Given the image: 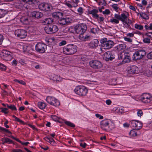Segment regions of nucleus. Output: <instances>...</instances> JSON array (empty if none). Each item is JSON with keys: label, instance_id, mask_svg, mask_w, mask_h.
<instances>
[{"label": "nucleus", "instance_id": "nucleus-1", "mask_svg": "<svg viewBox=\"0 0 152 152\" xmlns=\"http://www.w3.org/2000/svg\"><path fill=\"white\" fill-rule=\"evenodd\" d=\"M129 16L128 12H125L121 13V15L115 14L114 17H112L110 19V22L113 24H118L119 23V20H121L124 25H126V28H129L130 25L132 24V22L131 20L128 18Z\"/></svg>", "mask_w": 152, "mask_h": 152}, {"label": "nucleus", "instance_id": "nucleus-2", "mask_svg": "<svg viewBox=\"0 0 152 152\" xmlns=\"http://www.w3.org/2000/svg\"><path fill=\"white\" fill-rule=\"evenodd\" d=\"M101 128L105 131H109L115 127V124L110 119H104L102 121L100 124Z\"/></svg>", "mask_w": 152, "mask_h": 152}, {"label": "nucleus", "instance_id": "nucleus-3", "mask_svg": "<svg viewBox=\"0 0 152 152\" xmlns=\"http://www.w3.org/2000/svg\"><path fill=\"white\" fill-rule=\"evenodd\" d=\"M63 50L66 54L72 55L77 51V47L75 45H68L63 48Z\"/></svg>", "mask_w": 152, "mask_h": 152}, {"label": "nucleus", "instance_id": "nucleus-4", "mask_svg": "<svg viewBox=\"0 0 152 152\" xmlns=\"http://www.w3.org/2000/svg\"><path fill=\"white\" fill-rule=\"evenodd\" d=\"M74 91L77 94L81 96H84L87 94L88 90L87 88L84 86H78L76 87Z\"/></svg>", "mask_w": 152, "mask_h": 152}, {"label": "nucleus", "instance_id": "nucleus-5", "mask_svg": "<svg viewBox=\"0 0 152 152\" xmlns=\"http://www.w3.org/2000/svg\"><path fill=\"white\" fill-rule=\"evenodd\" d=\"M102 50V49H108L111 48L113 46V42L111 40H107V38H104L101 40Z\"/></svg>", "mask_w": 152, "mask_h": 152}, {"label": "nucleus", "instance_id": "nucleus-6", "mask_svg": "<svg viewBox=\"0 0 152 152\" xmlns=\"http://www.w3.org/2000/svg\"><path fill=\"white\" fill-rule=\"evenodd\" d=\"M1 58L4 60L10 61L12 58V53L7 50H2L0 53Z\"/></svg>", "mask_w": 152, "mask_h": 152}, {"label": "nucleus", "instance_id": "nucleus-7", "mask_svg": "<svg viewBox=\"0 0 152 152\" xmlns=\"http://www.w3.org/2000/svg\"><path fill=\"white\" fill-rule=\"evenodd\" d=\"M87 28L86 25L83 23L77 25L74 28L76 33L80 34L84 33L86 31Z\"/></svg>", "mask_w": 152, "mask_h": 152}, {"label": "nucleus", "instance_id": "nucleus-8", "mask_svg": "<svg viewBox=\"0 0 152 152\" xmlns=\"http://www.w3.org/2000/svg\"><path fill=\"white\" fill-rule=\"evenodd\" d=\"M57 26L55 25H50L45 27V30L47 34H51L58 31Z\"/></svg>", "mask_w": 152, "mask_h": 152}, {"label": "nucleus", "instance_id": "nucleus-9", "mask_svg": "<svg viewBox=\"0 0 152 152\" xmlns=\"http://www.w3.org/2000/svg\"><path fill=\"white\" fill-rule=\"evenodd\" d=\"M146 54L145 50H140L134 53L133 56V58L135 60H139L142 58Z\"/></svg>", "mask_w": 152, "mask_h": 152}, {"label": "nucleus", "instance_id": "nucleus-10", "mask_svg": "<svg viewBox=\"0 0 152 152\" xmlns=\"http://www.w3.org/2000/svg\"><path fill=\"white\" fill-rule=\"evenodd\" d=\"M15 35L20 39H24L27 36V33L25 30L18 29L16 30L15 32Z\"/></svg>", "mask_w": 152, "mask_h": 152}, {"label": "nucleus", "instance_id": "nucleus-11", "mask_svg": "<svg viewBox=\"0 0 152 152\" xmlns=\"http://www.w3.org/2000/svg\"><path fill=\"white\" fill-rule=\"evenodd\" d=\"M46 100L49 104L55 107L58 106L60 104L59 101L57 99L52 96H47Z\"/></svg>", "mask_w": 152, "mask_h": 152}, {"label": "nucleus", "instance_id": "nucleus-12", "mask_svg": "<svg viewBox=\"0 0 152 152\" xmlns=\"http://www.w3.org/2000/svg\"><path fill=\"white\" fill-rule=\"evenodd\" d=\"M47 48V46L44 43L39 42L35 46V50L36 51L40 53H44Z\"/></svg>", "mask_w": 152, "mask_h": 152}, {"label": "nucleus", "instance_id": "nucleus-13", "mask_svg": "<svg viewBox=\"0 0 152 152\" xmlns=\"http://www.w3.org/2000/svg\"><path fill=\"white\" fill-rule=\"evenodd\" d=\"M129 125L136 130L140 129L142 126V124L140 122L135 120H132L130 121Z\"/></svg>", "mask_w": 152, "mask_h": 152}, {"label": "nucleus", "instance_id": "nucleus-14", "mask_svg": "<svg viewBox=\"0 0 152 152\" xmlns=\"http://www.w3.org/2000/svg\"><path fill=\"white\" fill-rule=\"evenodd\" d=\"M90 66L94 69H99L102 66L101 62L97 60H93L91 61L89 63Z\"/></svg>", "mask_w": 152, "mask_h": 152}, {"label": "nucleus", "instance_id": "nucleus-15", "mask_svg": "<svg viewBox=\"0 0 152 152\" xmlns=\"http://www.w3.org/2000/svg\"><path fill=\"white\" fill-rule=\"evenodd\" d=\"M38 7L40 10L45 11H50L52 9V6L47 3H41L39 4Z\"/></svg>", "mask_w": 152, "mask_h": 152}, {"label": "nucleus", "instance_id": "nucleus-16", "mask_svg": "<svg viewBox=\"0 0 152 152\" xmlns=\"http://www.w3.org/2000/svg\"><path fill=\"white\" fill-rule=\"evenodd\" d=\"M141 100L143 103H149L152 100V96L149 94H144L141 97Z\"/></svg>", "mask_w": 152, "mask_h": 152}, {"label": "nucleus", "instance_id": "nucleus-17", "mask_svg": "<svg viewBox=\"0 0 152 152\" xmlns=\"http://www.w3.org/2000/svg\"><path fill=\"white\" fill-rule=\"evenodd\" d=\"M115 57V55L110 51L105 53L104 55V58L106 61H111Z\"/></svg>", "mask_w": 152, "mask_h": 152}, {"label": "nucleus", "instance_id": "nucleus-18", "mask_svg": "<svg viewBox=\"0 0 152 152\" xmlns=\"http://www.w3.org/2000/svg\"><path fill=\"white\" fill-rule=\"evenodd\" d=\"M119 58L123 59L124 63H128L130 61V57L127 53H121L119 56Z\"/></svg>", "mask_w": 152, "mask_h": 152}, {"label": "nucleus", "instance_id": "nucleus-19", "mask_svg": "<svg viewBox=\"0 0 152 152\" xmlns=\"http://www.w3.org/2000/svg\"><path fill=\"white\" fill-rule=\"evenodd\" d=\"M72 20L71 18L68 17H66L65 18H61L59 19L58 23L61 26L70 23Z\"/></svg>", "mask_w": 152, "mask_h": 152}, {"label": "nucleus", "instance_id": "nucleus-20", "mask_svg": "<svg viewBox=\"0 0 152 152\" xmlns=\"http://www.w3.org/2000/svg\"><path fill=\"white\" fill-rule=\"evenodd\" d=\"M138 68L136 66H132L129 67L127 69V72L130 74L138 73Z\"/></svg>", "mask_w": 152, "mask_h": 152}, {"label": "nucleus", "instance_id": "nucleus-21", "mask_svg": "<svg viewBox=\"0 0 152 152\" xmlns=\"http://www.w3.org/2000/svg\"><path fill=\"white\" fill-rule=\"evenodd\" d=\"M79 38L81 41H86L90 40L91 37L90 36L88 35L83 33L79 34Z\"/></svg>", "mask_w": 152, "mask_h": 152}, {"label": "nucleus", "instance_id": "nucleus-22", "mask_svg": "<svg viewBox=\"0 0 152 152\" xmlns=\"http://www.w3.org/2000/svg\"><path fill=\"white\" fill-rule=\"evenodd\" d=\"M98 40L96 39H94L88 44V46L91 48H94L98 46Z\"/></svg>", "mask_w": 152, "mask_h": 152}, {"label": "nucleus", "instance_id": "nucleus-23", "mask_svg": "<svg viewBox=\"0 0 152 152\" xmlns=\"http://www.w3.org/2000/svg\"><path fill=\"white\" fill-rule=\"evenodd\" d=\"M32 16L37 18H41L43 16V14L40 12L34 11L31 12Z\"/></svg>", "mask_w": 152, "mask_h": 152}, {"label": "nucleus", "instance_id": "nucleus-24", "mask_svg": "<svg viewBox=\"0 0 152 152\" xmlns=\"http://www.w3.org/2000/svg\"><path fill=\"white\" fill-rule=\"evenodd\" d=\"M63 14L59 12H55L52 14V16L55 18L59 19L63 16Z\"/></svg>", "mask_w": 152, "mask_h": 152}, {"label": "nucleus", "instance_id": "nucleus-25", "mask_svg": "<svg viewBox=\"0 0 152 152\" xmlns=\"http://www.w3.org/2000/svg\"><path fill=\"white\" fill-rule=\"evenodd\" d=\"M98 11L97 10L94 9L90 11L89 13L90 14L92 15L93 17L96 18L98 19L99 18V15L97 14Z\"/></svg>", "mask_w": 152, "mask_h": 152}, {"label": "nucleus", "instance_id": "nucleus-26", "mask_svg": "<svg viewBox=\"0 0 152 152\" xmlns=\"http://www.w3.org/2000/svg\"><path fill=\"white\" fill-rule=\"evenodd\" d=\"M1 140L2 141V142L3 144H4L5 143H12V141L10 139L8 138H2Z\"/></svg>", "mask_w": 152, "mask_h": 152}, {"label": "nucleus", "instance_id": "nucleus-27", "mask_svg": "<svg viewBox=\"0 0 152 152\" xmlns=\"http://www.w3.org/2000/svg\"><path fill=\"white\" fill-rule=\"evenodd\" d=\"M44 139L45 140L49 142L53 145L55 143V141L52 138H50L47 137H46L44 138Z\"/></svg>", "mask_w": 152, "mask_h": 152}, {"label": "nucleus", "instance_id": "nucleus-28", "mask_svg": "<svg viewBox=\"0 0 152 152\" xmlns=\"http://www.w3.org/2000/svg\"><path fill=\"white\" fill-rule=\"evenodd\" d=\"M53 21V19L51 18H48L44 19L43 20V22L45 24H49L52 23Z\"/></svg>", "mask_w": 152, "mask_h": 152}, {"label": "nucleus", "instance_id": "nucleus-29", "mask_svg": "<svg viewBox=\"0 0 152 152\" xmlns=\"http://www.w3.org/2000/svg\"><path fill=\"white\" fill-rule=\"evenodd\" d=\"M126 45L124 44H121L118 45L116 48L118 50H121L124 49L126 48Z\"/></svg>", "mask_w": 152, "mask_h": 152}, {"label": "nucleus", "instance_id": "nucleus-30", "mask_svg": "<svg viewBox=\"0 0 152 152\" xmlns=\"http://www.w3.org/2000/svg\"><path fill=\"white\" fill-rule=\"evenodd\" d=\"M129 135L131 137H135L137 135V133L136 131L134 129L132 130L129 132Z\"/></svg>", "mask_w": 152, "mask_h": 152}, {"label": "nucleus", "instance_id": "nucleus-31", "mask_svg": "<svg viewBox=\"0 0 152 152\" xmlns=\"http://www.w3.org/2000/svg\"><path fill=\"white\" fill-rule=\"evenodd\" d=\"M38 105L39 108L41 109L45 108L46 106V104L45 103L41 102L38 103Z\"/></svg>", "mask_w": 152, "mask_h": 152}, {"label": "nucleus", "instance_id": "nucleus-32", "mask_svg": "<svg viewBox=\"0 0 152 152\" xmlns=\"http://www.w3.org/2000/svg\"><path fill=\"white\" fill-rule=\"evenodd\" d=\"M6 14L5 10L0 9V18L3 17Z\"/></svg>", "mask_w": 152, "mask_h": 152}, {"label": "nucleus", "instance_id": "nucleus-33", "mask_svg": "<svg viewBox=\"0 0 152 152\" xmlns=\"http://www.w3.org/2000/svg\"><path fill=\"white\" fill-rule=\"evenodd\" d=\"M22 48L24 52H28L30 48L29 47L27 46L26 45H24L23 46Z\"/></svg>", "mask_w": 152, "mask_h": 152}, {"label": "nucleus", "instance_id": "nucleus-34", "mask_svg": "<svg viewBox=\"0 0 152 152\" xmlns=\"http://www.w3.org/2000/svg\"><path fill=\"white\" fill-rule=\"evenodd\" d=\"M65 123L67 125L71 127H74L75 126V125L74 124H73L72 123L68 121H65Z\"/></svg>", "mask_w": 152, "mask_h": 152}, {"label": "nucleus", "instance_id": "nucleus-35", "mask_svg": "<svg viewBox=\"0 0 152 152\" xmlns=\"http://www.w3.org/2000/svg\"><path fill=\"white\" fill-rule=\"evenodd\" d=\"M33 0H20L22 2L24 3H28L29 4H31Z\"/></svg>", "mask_w": 152, "mask_h": 152}, {"label": "nucleus", "instance_id": "nucleus-36", "mask_svg": "<svg viewBox=\"0 0 152 152\" xmlns=\"http://www.w3.org/2000/svg\"><path fill=\"white\" fill-rule=\"evenodd\" d=\"M134 27L140 30H142L143 28V26H142L137 24H135Z\"/></svg>", "mask_w": 152, "mask_h": 152}, {"label": "nucleus", "instance_id": "nucleus-37", "mask_svg": "<svg viewBox=\"0 0 152 152\" xmlns=\"http://www.w3.org/2000/svg\"><path fill=\"white\" fill-rule=\"evenodd\" d=\"M12 117L15 118V121H17L18 122H20V123L22 124H24V122L23 121L21 120L19 118H18L16 116H15L14 115H12Z\"/></svg>", "mask_w": 152, "mask_h": 152}, {"label": "nucleus", "instance_id": "nucleus-38", "mask_svg": "<svg viewBox=\"0 0 152 152\" xmlns=\"http://www.w3.org/2000/svg\"><path fill=\"white\" fill-rule=\"evenodd\" d=\"M14 81L17 82L18 83L23 85H26L25 82L22 80H18L17 79H15L14 80Z\"/></svg>", "mask_w": 152, "mask_h": 152}, {"label": "nucleus", "instance_id": "nucleus-39", "mask_svg": "<svg viewBox=\"0 0 152 152\" xmlns=\"http://www.w3.org/2000/svg\"><path fill=\"white\" fill-rule=\"evenodd\" d=\"M58 76L56 75H53L52 76L50 77V79L53 80L54 81H56V80H58L57 78H58Z\"/></svg>", "mask_w": 152, "mask_h": 152}, {"label": "nucleus", "instance_id": "nucleus-40", "mask_svg": "<svg viewBox=\"0 0 152 152\" xmlns=\"http://www.w3.org/2000/svg\"><path fill=\"white\" fill-rule=\"evenodd\" d=\"M6 69V66L3 64L0 63V69L4 71Z\"/></svg>", "mask_w": 152, "mask_h": 152}, {"label": "nucleus", "instance_id": "nucleus-41", "mask_svg": "<svg viewBox=\"0 0 152 152\" xmlns=\"http://www.w3.org/2000/svg\"><path fill=\"white\" fill-rule=\"evenodd\" d=\"M143 42L145 43H149L150 42V39L148 38H145L143 39Z\"/></svg>", "mask_w": 152, "mask_h": 152}, {"label": "nucleus", "instance_id": "nucleus-42", "mask_svg": "<svg viewBox=\"0 0 152 152\" xmlns=\"http://www.w3.org/2000/svg\"><path fill=\"white\" fill-rule=\"evenodd\" d=\"M0 130H1L4 132H7L9 133H10V134H11V133L10 131H9L7 129L5 128H3L2 127H0Z\"/></svg>", "mask_w": 152, "mask_h": 152}, {"label": "nucleus", "instance_id": "nucleus-43", "mask_svg": "<svg viewBox=\"0 0 152 152\" xmlns=\"http://www.w3.org/2000/svg\"><path fill=\"white\" fill-rule=\"evenodd\" d=\"M137 114L138 116L140 117L143 115V112L141 110H139L137 111Z\"/></svg>", "mask_w": 152, "mask_h": 152}, {"label": "nucleus", "instance_id": "nucleus-44", "mask_svg": "<svg viewBox=\"0 0 152 152\" xmlns=\"http://www.w3.org/2000/svg\"><path fill=\"white\" fill-rule=\"evenodd\" d=\"M112 7L115 11H118V7L117 4H114L112 5Z\"/></svg>", "mask_w": 152, "mask_h": 152}, {"label": "nucleus", "instance_id": "nucleus-45", "mask_svg": "<svg viewBox=\"0 0 152 152\" xmlns=\"http://www.w3.org/2000/svg\"><path fill=\"white\" fill-rule=\"evenodd\" d=\"M21 21L25 24H27L28 22V19L27 18H23L21 19Z\"/></svg>", "mask_w": 152, "mask_h": 152}, {"label": "nucleus", "instance_id": "nucleus-46", "mask_svg": "<svg viewBox=\"0 0 152 152\" xmlns=\"http://www.w3.org/2000/svg\"><path fill=\"white\" fill-rule=\"evenodd\" d=\"M9 109H11L12 110H17L16 107L14 105H10V107H9Z\"/></svg>", "mask_w": 152, "mask_h": 152}, {"label": "nucleus", "instance_id": "nucleus-47", "mask_svg": "<svg viewBox=\"0 0 152 152\" xmlns=\"http://www.w3.org/2000/svg\"><path fill=\"white\" fill-rule=\"evenodd\" d=\"M77 12L80 15L82 14L83 12V8L81 7H79L77 10Z\"/></svg>", "mask_w": 152, "mask_h": 152}, {"label": "nucleus", "instance_id": "nucleus-48", "mask_svg": "<svg viewBox=\"0 0 152 152\" xmlns=\"http://www.w3.org/2000/svg\"><path fill=\"white\" fill-rule=\"evenodd\" d=\"M124 39L125 41L129 43L132 42V39H131L128 37H124Z\"/></svg>", "mask_w": 152, "mask_h": 152}, {"label": "nucleus", "instance_id": "nucleus-49", "mask_svg": "<svg viewBox=\"0 0 152 152\" xmlns=\"http://www.w3.org/2000/svg\"><path fill=\"white\" fill-rule=\"evenodd\" d=\"M147 58L149 59H152V52L149 53L147 56Z\"/></svg>", "mask_w": 152, "mask_h": 152}, {"label": "nucleus", "instance_id": "nucleus-50", "mask_svg": "<svg viewBox=\"0 0 152 152\" xmlns=\"http://www.w3.org/2000/svg\"><path fill=\"white\" fill-rule=\"evenodd\" d=\"M66 44V41L65 40H63L60 42L59 43V45L61 46L64 45Z\"/></svg>", "mask_w": 152, "mask_h": 152}, {"label": "nucleus", "instance_id": "nucleus-51", "mask_svg": "<svg viewBox=\"0 0 152 152\" xmlns=\"http://www.w3.org/2000/svg\"><path fill=\"white\" fill-rule=\"evenodd\" d=\"M95 116L97 118H99L100 119H102L103 118V117L102 116L98 114H95Z\"/></svg>", "mask_w": 152, "mask_h": 152}, {"label": "nucleus", "instance_id": "nucleus-52", "mask_svg": "<svg viewBox=\"0 0 152 152\" xmlns=\"http://www.w3.org/2000/svg\"><path fill=\"white\" fill-rule=\"evenodd\" d=\"M104 14L108 15L110 13V11L108 9H106L104 11L102 12Z\"/></svg>", "mask_w": 152, "mask_h": 152}, {"label": "nucleus", "instance_id": "nucleus-53", "mask_svg": "<svg viewBox=\"0 0 152 152\" xmlns=\"http://www.w3.org/2000/svg\"><path fill=\"white\" fill-rule=\"evenodd\" d=\"M140 16L143 18L144 19H146V18L145 17L146 16V15L145 13H140Z\"/></svg>", "mask_w": 152, "mask_h": 152}, {"label": "nucleus", "instance_id": "nucleus-54", "mask_svg": "<svg viewBox=\"0 0 152 152\" xmlns=\"http://www.w3.org/2000/svg\"><path fill=\"white\" fill-rule=\"evenodd\" d=\"M1 111L5 114L8 113V109L6 108L3 109L1 110Z\"/></svg>", "mask_w": 152, "mask_h": 152}, {"label": "nucleus", "instance_id": "nucleus-55", "mask_svg": "<svg viewBox=\"0 0 152 152\" xmlns=\"http://www.w3.org/2000/svg\"><path fill=\"white\" fill-rule=\"evenodd\" d=\"M4 39L3 36L1 34H0V45L2 44Z\"/></svg>", "mask_w": 152, "mask_h": 152}, {"label": "nucleus", "instance_id": "nucleus-56", "mask_svg": "<svg viewBox=\"0 0 152 152\" xmlns=\"http://www.w3.org/2000/svg\"><path fill=\"white\" fill-rule=\"evenodd\" d=\"M91 31L93 34H95L97 32V30L96 28H93L91 30Z\"/></svg>", "mask_w": 152, "mask_h": 152}, {"label": "nucleus", "instance_id": "nucleus-57", "mask_svg": "<svg viewBox=\"0 0 152 152\" xmlns=\"http://www.w3.org/2000/svg\"><path fill=\"white\" fill-rule=\"evenodd\" d=\"M98 18V21L100 22H103L104 20V18L102 17H99V18Z\"/></svg>", "mask_w": 152, "mask_h": 152}, {"label": "nucleus", "instance_id": "nucleus-58", "mask_svg": "<svg viewBox=\"0 0 152 152\" xmlns=\"http://www.w3.org/2000/svg\"><path fill=\"white\" fill-rule=\"evenodd\" d=\"M105 102H106V104L109 105H110L112 103L110 99L107 100Z\"/></svg>", "mask_w": 152, "mask_h": 152}, {"label": "nucleus", "instance_id": "nucleus-59", "mask_svg": "<svg viewBox=\"0 0 152 152\" xmlns=\"http://www.w3.org/2000/svg\"><path fill=\"white\" fill-rule=\"evenodd\" d=\"M65 4L69 8H72V6L69 2H66L65 3Z\"/></svg>", "mask_w": 152, "mask_h": 152}, {"label": "nucleus", "instance_id": "nucleus-60", "mask_svg": "<svg viewBox=\"0 0 152 152\" xmlns=\"http://www.w3.org/2000/svg\"><path fill=\"white\" fill-rule=\"evenodd\" d=\"M17 63L18 62L16 60H14L12 62V65H14L15 66H16Z\"/></svg>", "mask_w": 152, "mask_h": 152}, {"label": "nucleus", "instance_id": "nucleus-61", "mask_svg": "<svg viewBox=\"0 0 152 152\" xmlns=\"http://www.w3.org/2000/svg\"><path fill=\"white\" fill-rule=\"evenodd\" d=\"M134 35V34L132 33H129L127 35V36L129 37H132Z\"/></svg>", "mask_w": 152, "mask_h": 152}, {"label": "nucleus", "instance_id": "nucleus-62", "mask_svg": "<svg viewBox=\"0 0 152 152\" xmlns=\"http://www.w3.org/2000/svg\"><path fill=\"white\" fill-rule=\"evenodd\" d=\"M8 123V121L7 120L4 123V126L5 127L7 128H8L9 127V126L8 125H7V124Z\"/></svg>", "mask_w": 152, "mask_h": 152}, {"label": "nucleus", "instance_id": "nucleus-63", "mask_svg": "<svg viewBox=\"0 0 152 152\" xmlns=\"http://www.w3.org/2000/svg\"><path fill=\"white\" fill-rule=\"evenodd\" d=\"M80 145L83 148H85L86 145V144L85 143H84L83 144L82 143H80Z\"/></svg>", "mask_w": 152, "mask_h": 152}, {"label": "nucleus", "instance_id": "nucleus-64", "mask_svg": "<svg viewBox=\"0 0 152 152\" xmlns=\"http://www.w3.org/2000/svg\"><path fill=\"white\" fill-rule=\"evenodd\" d=\"M13 152H23L20 149H16L13 151Z\"/></svg>", "mask_w": 152, "mask_h": 152}]
</instances>
